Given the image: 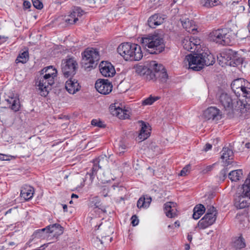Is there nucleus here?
<instances>
[{"instance_id": "44", "label": "nucleus", "mask_w": 250, "mask_h": 250, "mask_svg": "<svg viewBox=\"0 0 250 250\" xmlns=\"http://www.w3.org/2000/svg\"><path fill=\"white\" fill-rule=\"evenodd\" d=\"M190 169V166L189 165H187L181 170L180 175L182 176L186 175L189 172Z\"/></svg>"}, {"instance_id": "32", "label": "nucleus", "mask_w": 250, "mask_h": 250, "mask_svg": "<svg viewBox=\"0 0 250 250\" xmlns=\"http://www.w3.org/2000/svg\"><path fill=\"white\" fill-rule=\"evenodd\" d=\"M181 23L183 27L188 32L193 33L194 34V31L196 30L193 21L191 20H189L188 19H186L185 21H182Z\"/></svg>"}, {"instance_id": "59", "label": "nucleus", "mask_w": 250, "mask_h": 250, "mask_svg": "<svg viewBox=\"0 0 250 250\" xmlns=\"http://www.w3.org/2000/svg\"><path fill=\"white\" fill-rule=\"evenodd\" d=\"M120 148H121L122 149H125V145H122L120 146Z\"/></svg>"}, {"instance_id": "26", "label": "nucleus", "mask_w": 250, "mask_h": 250, "mask_svg": "<svg viewBox=\"0 0 250 250\" xmlns=\"http://www.w3.org/2000/svg\"><path fill=\"white\" fill-rule=\"evenodd\" d=\"M152 199L150 196L146 195L141 196L137 201V206L138 208H147L149 207Z\"/></svg>"}, {"instance_id": "21", "label": "nucleus", "mask_w": 250, "mask_h": 250, "mask_svg": "<svg viewBox=\"0 0 250 250\" xmlns=\"http://www.w3.org/2000/svg\"><path fill=\"white\" fill-rule=\"evenodd\" d=\"M110 109L112 114L120 119L125 120L128 119L129 117L130 111L129 110L123 109L120 107H115L114 109L111 107Z\"/></svg>"}, {"instance_id": "58", "label": "nucleus", "mask_w": 250, "mask_h": 250, "mask_svg": "<svg viewBox=\"0 0 250 250\" xmlns=\"http://www.w3.org/2000/svg\"><path fill=\"white\" fill-rule=\"evenodd\" d=\"M98 1H100L102 3H105L107 1V0H98Z\"/></svg>"}, {"instance_id": "54", "label": "nucleus", "mask_w": 250, "mask_h": 250, "mask_svg": "<svg viewBox=\"0 0 250 250\" xmlns=\"http://www.w3.org/2000/svg\"><path fill=\"white\" fill-rule=\"evenodd\" d=\"M174 225L176 227H179L180 226V223L179 221H177L174 223Z\"/></svg>"}, {"instance_id": "53", "label": "nucleus", "mask_w": 250, "mask_h": 250, "mask_svg": "<svg viewBox=\"0 0 250 250\" xmlns=\"http://www.w3.org/2000/svg\"><path fill=\"white\" fill-rule=\"evenodd\" d=\"M71 197L72 198H76V199H77L78 198V195H77V194L73 193V194H72Z\"/></svg>"}, {"instance_id": "17", "label": "nucleus", "mask_w": 250, "mask_h": 250, "mask_svg": "<svg viewBox=\"0 0 250 250\" xmlns=\"http://www.w3.org/2000/svg\"><path fill=\"white\" fill-rule=\"evenodd\" d=\"M234 205L239 209L248 207L250 205V197L238 193L235 198Z\"/></svg>"}, {"instance_id": "31", "label": "nucleus", "mask_w": 250, "mask_h": 250, "mask_svg": "<svg viewBox=\"0 0 250 250\" xmlns=\"http://www.w3.org/2000/svg\"><path fill=\"white\" fill-rule=\"evenodd\" d=\"M243 174L242 169L232 170L228 175L229 179L232 182H237L243 178Z\"/></svg>"}, {"instance_id": "43", "label": "nucleus", "mask_w": 250, "mask_h": 250, "mask_svg": "<svg viewBox=\"0 0 250 250\" xmlns=\"http://www.w3.org/2000/svg\"><path fill=\"white\" fill-rule=\"evenodd\" d=\"M34 6L38 9H41L43 7V4L40 0H32Z\"/></svg>"}, {"instance_id": "38", "label": "nucleus", "mask_w": 250, "mask_h": 250, "mask_svg": "<svg viewBox=\"0 0 250 250\" xmlns=\"http://www.w3.org/2000/svg\"><path fill=\"white\" fill-rule=\"evenodd\" d=\"M101 200L99 197L95 196L91 198L89 200V206L93 209L99 208Z\"/></svg>"}, {"instance_id": "35", "label": "nucleus", "mask_w": 250, "mask_h": 250, "mask_svg": "<svg viewBox=\"0 0 250 250\" xmlns=\"http://www.w3.org/2000/svg\"><path fill=\"white\" fill-rule=\"evenodd\" d=\"M246 246L244 239L242 236L234 238L232 241V247L236 250L242 249Z\"/></svg>"}, {"instance_id": "62", "label": "nucleus", "mask_w": 250, "mask_h": 250, "mask_svg": "<svg viewBox=\"0 0 250 250\" xmlns=\"http://www.w3.org/2000/svg\"><path fill=\"white\" fill-rule=\"evenodd\" d=\"M248 3H249V7L250 8V0H248Z\"/></svg>"}, {"instance_id": "60", "label": "nucleus", "mask_w": 250, "mask_h": 250, "mask_svg": "<svg viewBox=\"0 0 250 250\" xmlns=\"http://www.w3.org/2000/svg\"><path fill=\"white\" fill-rule=\"evenodd\" d=\"M67 206L66 205H63V208L64 211H65V210L67 209Z\"/></svg>"}, {"instance_id": "56", "label": "nucleus", "mask_w": 250, "mask_h": 250, "mask_svg": "<svg viewBox=\"0 0 250 250\" xmlns=\"http://www.w3.org/2000/svg\"><path fill=\"white\" fill-rule=\"evenodd\" d=\"M11 211H12V208H10V209H9L7 211H5V212H4V214H5V215H6V214H7L8 213H11Z\"/></svg>"}, {"instance_id": "46", "label": "nucleus", "mask_w": 250, "mask_h": 250, "mask_svg": "<svg viewBox=\"0 0 250 250\" xmlns=\"http://www.w3.org/2000/svg\"><path fill=\"white\" fill-rule=\"evenodd\" d=\"M139 223V219L136 215H133L131 217V224L132 226H136Z\"/></svg>"}, {"instance_id": "64", "label": "nucleus", "mask_w": 250, "mask_h": 250, "mask_svg": "<svg viewBox=\"0 0 250 250\" xmlns=\"http://www.w3.org/2000/svg\"><path fill=\"white\" fill-rule=\"evenodd\" d=\"M173 227V225H172V226H171V225H169V226H168V228H171V227Z\"/></svg>"}, {"instance_id": "51", "label": "nucleus", "mask_w": 250, "mask_h": 250, "mask_svg": "<svg viewBox=\"0 0 250 250\" xmlns=\"http://www.w3.org/2000/svg\"><path fill=\"white\" fill-rule=\"evenodd\" d=\"M90 4H94L98 1V0H86Z\"/></svg>"}, {"instance_id": "50", "label": "nucleus", "mask_w": 250, "mask_h": 250, "mask_svg": "<svg viewBox=\"0 0 250 250\" xmlns=\"http://www.w3.org/2000/svg\"><path fill=\"white\" fill-rule=\"evenodd\" d=\"M212 147V146L209 144H207L204 147V150L205 151H208L210 150Z\"/></svg>"}, {"instance_id": "10", "label": "nucleus", "mask_w": 250, "mask_h": 250, "mask_svg": "<svg viewBox=\"0 0 250 250\" xmlns=\"http://www.w3.org/2000/svg\"><path fill=\"white\" fill-rule=\"evenodd\" d=\"M45 232L46 233H53L61 234L62 233V228L60 224H55L52 225L48 226L45 228L39 229L35 231L33 236L35 238H44L46 236L45 235Z\"/></svg>"}, {"instance_id": "11", "label": "nucleus", "mask_w": 250, "mask_h": 250, "mask_svg": "<svg viewBox=\"0 0 250 250\" xmlns=\"http://www.w3.org/2000/svg\"><path fill=\"white\" fill-rule=\"evenodd\" d=\"M3 104L10 108L13 111L17 112L20 109L21 104L19 99L17 96H15L13 93H10L9 94H6L4 96Z\"/></svg>"}, {"instance_id": "63", "label": "nucleus", "mask_w": 250, "mask_h": 250, "mask_svg": "<svg viewBox=\"0 0 250 250\" xmlns=\"http://www.w3.org/2000/svg\"><path fill=\"white\" fill-rule=\"evenodd\" d=\"M102 210L104 212H106V210L105 209H102Z\"/></svg>"}, {"instance_id": "8", "label": "nucleus", "mask_w": 250, "mask_h": 250, "mask_svg": "<svg viewBox=\"0 0 250 250\" xmlns=\"http://www.w3.org/2000/svg\"><path fill=\"white\" fill-rule=\"evenodd\" d=\"M201 43L200 39L195 36L186 37L182 40L184 48L191 52L198 51Z\"/></svg>"}, {"instance_id": "2", "label": "nucleus", "mask_w": 250, "mask_h": 250, "mask_svg": "<svg viewBox=\"0 0 250 250\" xmlns=\"http://www.w3.org/2000/svg\"><path fill=\"white\" fill-rule=\"evenodd\" d=\"M57 73L56 69L52 66H47L41 70L39 80L36 83L41 96L45 97L48 95L50 86L54 83Z\"/></svg>"}, {"instance_id": "23", "label": "nucleus", "mask_w": 250, "mask_h": 250, "mask_svg": "<svg viewBox=\"0 0 250 250\" xmlns=\"http://www.w3.org/2000/svg\"><path fill=\"white\" fill-rule=\"evenodd\" d=\"M65 87L66 90L71 94H75L80 88L78 82L76 80L71 78L66 82Z\"/></svg>"}, {"instance_id": "6", "label": "nucleus", "mask_w": 250, "mask_h": 250, "mask_svg": "<svg viewBox=\"0 0 250 250\" xmlns=\"http://www.w3.org/2000/svg\"><path fill=\"white\" fill-rule=\"evenodd\" d=\"M99 59V53L96 49H87L82 53V66L84 69L89 70L95 67Z\"/></svg>"}, {"instance_id": "15", "label": "nucleus", "mask_w": 250, "mask_h": 250, "mask_svg": "<svg viewBox=\"0 0 250 250\" xmlns=\"http://www.w3.org/2000/svg\"><path fill=\"white\" fill-rule=\"evenodd\" d=\"M83 13V11L80 7H75L69 15L64 16L63 20L67 24H73L78 21L79 18Z\"/></svg>"}, {"instance_id": "18", "label": "nucleus", "mask_w": 250, "mask_h": 250, "mask_svg": "<svg viewBox=\"0 0 250 250\" xmlns=\"http://www.w3.org/2000/svg\"><path fill=\"white\" fill-rule=\"evenodd\" d=\"M204 117L206 120L217 121L221 119V114L220 110L215 107L211 106L207 108L204 112Z\"/></svg>"}, {"instance_id": "25", "label": "nucleus", "mask_w": 250, "mask_h": 250, "mask_svg": "<svg viewBox=\"0 0 250 250\" xmlns=\"http://www.w3.org/2000/svg\"><path fill=\"white\" fill-rule=\"evenodd\" d=\"M34 188L29 186L25 185L21 191V196L25 200L31 199L34 194Z\"/></svg>"}, {"instance_id": "29", "label": "nucleus", "mask_w": 250, "mask_h": 250, "mask_svg": "<svg viewBox=\"0 0 250 250\" xmlns=\"http://www.w3.org/2000/svg\"><path fill=\"white\" fill-rule=\"evenodd\" d=\"M132 61H138L143 58V53L141 47L140 45L133 44Z\"/></svg>"}, {"instance_id": "36", "label": "nucleus", "mask_w": 250, "mask_h": 250, "mask_svg": "<svg viewBox=\"0 0 250 250\" xmlns=\"http://www.w3.org/2000/svg\"><path fill=\"white\" fill-rule=\"evenodd\" d=\"M202 6L207 8H211L217 6L220 3L219 0H201Z\"/></svg>"}, {"instance_id": "12", "label": "nucleus", "mask_w": 250, "mask_h": 250, "mask_svg": "<svg viewBox=\"0 0 250 250\" xmlns=\"http://www.w3.org/2000/svg\"><path fill=\"white\" fill-rule=\"evenodd\" d=\"M77 63L73 59H69L64 61L62 65V69L64 76L68 77L74 75L76 73Z\"/></svg>"}, {"instance_id": "28", "label": "nucleus", "mask_w": 250, "mask_h": 250, "mask_svg": "<svg viewBox=\"0 0 250 250\" xmlns=\"http://www.w3.org/2000/svg\"><path fill=\"white\" fill-rule=\"evenodd\" d=\"M221 159L225 160L226 164L229 165L231 164L230 160H231L233 156L232 151L228 147H224L221 151Z\"/></svg>"}, {"instance_id": "40", "label": "nucleus", "mask_w": 250, "mask_h": 250, "mask_svg": "<svg viewBox=\"0 0 250 250\" xmlns=\"http://www.w3.org/2000/svg\"><path fill=\"white\" fill-rule=\"evenodd\" d=\"M98 162L99 161L98 160L96 159L94 160V165L91 169V172L89 173V175H90L91 178L94 176L96 174V172L98 169L101 168V167L97 164Z\"/></svg>"}, {"instance_id": "47", "label": "nucleus", "mask_w": 250, "mask_h": 250, "mask_svg": "<svg viewBox=\"0 0 250 250\" xmlns=\"http://www.w3.org/2000/svg\"><path fill=\"white\" fill-rule=\"evenodd\" d=\"M108 191L109 189L108 188H104L102 191V195L104 197H107L108 196Z\"/></svg>"}, {"instance_id": "45", "label": "nucleus", "mask_w": 250, "mask_h": 250, "mask_svg": "<svg viewBox=\"0 0 250 250\" xmlns=\"http://www.w3.org/2000/svg\"><path fill=\"white\" fill-rule=\"evenodd\" d=\"M228 173L227 168L222 169L219 173V178L220 180H224L226 177Z\"/></svg>"}, {"instance_id": "24", "label": "nucleus", "mask_w": 250, "mask_h": 250, "mask_svg": "<svg viewBox=\"0 0 250 250\" xmlns=\"http://www.w3.org/2000/svg\"><path fill=\"white\" fill-rule=\"evenodd\" d=\"M165 18L159 14H154L151 16L148 20V25L151 28H155L163 23Z\"/></svg>"}, {"instance_id": "55", "label": "nucleus", "mask_w": 250, "mask_h": 250, "mask_svg": "<svg viewBox=\"0 0 250 250\" xmlns=\"http://www.w3.org/2000/svg\"><path fill=\"white\" fill-rule=\"evenodd\" d=\"M190 249V246L188 244H186L185 245V250H189Z\"/></svg>"}, {"instance_id": "52", "label": "nucleus", "mask_w": 250, "mask_h": 250, "mask_svg": "<svg viewBox=\"0 0 250 250\" xmlns=\"http://www.w3.org/2000/svg\"><path fill=\"white\" fill-rule=\"evenodd\" d=\"M187 239L189 241L191 242L192 239V235L188 234L187 236Z\"/></svg>"}, {"instance_id": "3", "label": "nucleus", "mask_w": 250, "mask_h": 250, "mask_svg": "<svg viewBox=\"0 0 250 250\" xmlns=\"http://www.w3.org/2000/svg\"><path fill=\"white\" fill-rule=\"evenodd\" d=\"M185 63L188 62V67L194 71H200L205 65H212L215 62V58L209 51L199 54H189L186 56Z\"/></svg>"}, {"instance_id": "37", "label": "nucleus", "mask_w": 250, "mask_h": 250, "mask_svg": "<svg viewBox=\"0 0 250 250\" xmlns=\"http://www.w3.org/2000/svg\"><path fill=\"white\" fill-rule=\"evenodd\" d=\"M29 59V54L28 51H24L20 53L18 56L16 62L17 63L21 62L24 63L27 62Z\"/></svg>"}, {"instance_id": "5", "label": "nucleus", "mask_w": 250, "mask_h": 250, "mask_svg": "<svg viewBox=\"0 0 250 250\" xmlns=\"http://www.w3.org/2000/svg\"><path fill=\"white\" fill-rule=\"evenodd\" d=\"M210 38L212 41L223 45H229L233 40L231 30L228 28L218 29L212 31Z\"/></svg>"}, {"instance_id": "20", "label": "nucleus", "mask_w": 250, "mask_h": 250, "mask_svg": "<svg viewBox=\"0 0 250 250\" xmlns=\"http://www.w3.org/2000/svg\"><path fill=\"white\" fill-rule=\"evenodd\" d=\"M141 129L138 135V140L142 142L147 139L150 135V126L148 124H146L143 121H140Z\"/></svg>"}, {"instance_id": "48", "label": "nucleus", "mask_w": 250, "mask_h": 250, "mask_svg": "<svg viewBox=\"0 0 250 250\" xmlns=\"http://www.w3.org/2000/svg\"><path fill=\"white\" fill-rule=\"evenodd\" d=\"M23 5L25 9H28L31 7V3L28 1H24L23 2Z\"/></svg>"}, {"instance_id": "42", "label": "nucleus", "mask_w": 250, "mask_h": 250, "mask_svg": "<svg viewBox=\"0 0 250 250\" xmlns=\"http://www.w3.org/2000/svg\"><path fill=\"white\" fill-rule=\"evenodd\" d=\"M91 125L94 126H98L100 127H104L103 123L98 119H93L91 121Z\"/></svg>"}, {"instance_id": "4", "label": "nucleus", "mask_w": 250, "mask_h": 250, "mask_svg": "<svg viewBox=\"0 0 250 250\" xmlns=\"http://www.w3.org/2000/svg\"><path fill=\"white\" fill-rule=\"evenodd\" d=\"M143 46L150 54H158L165 48L163 39L157 34H149L141 39Z\"/></svg>"}, {"instance_id": "22", "label": "nucleus", "mask_w": 250, "mask_h": 250, "mask_svg": "<svg viewBox=\"0 0 250 250\" xmlns=\"http://www.w3.org/2000/svg\"><path fill=\"white\" fill-rule=\"evenodd\" d=\"M164 210L167 217L173 218L177 215L176 204L174 202H167L165 204Z\"/></svg>"}, {"instance_id": "30", "label": "nucleus", "mask_w": 250, "mask_h": 250, "mask_svg": "<svg viewBox=\"0 0 250 250\" xmlns=\"http://www.w3.org/2000/svg\"><path fill=\"white\" fill-rule=\"evenodd\" d=\"M240 194L250 197V173L240 188Z\"/></svg>"}, {"instance_id": "7", "label": "nucleus", "mask_w": 250, "mask_h": 250, "mask_svg": "<svg viewBox=\"0 0 250 250\" xmlns=\"http://www.w3.org/2000/svg\"><path fill=\"white\" fill-rule=\"evenodd\" d=\"M218 99L221 105L226 111L227 114L232 112L235 105V98L226 93L218 94Z\"/></svg>"}, {"instance_id": "57", "label": "nucleus", "mask_w": 250, "mask_h": 250, "mask_svg": "<svg viewBox=\"0 0 250 250\" xmlns=\"http://www.w3.org/2000/svg\"><path fill=\"white\" fill-rule=\"evenodd\" d=\"M245 146L248 148H250V143H248L245 144Z\"/></svg>"}, {"instance_id": "33", "label": "nucleus", "mask_w": 250, "mask_h": 250, "mask_svg": "<svg viewBox=\"0 0 250 250\" xmlns=\"http://www.w3.org/2000/svg\"><path fill=\"white\" fill-rule=\"evenodd\" d=\"M205 207L202 204L196 205L193 209V218L195 220L198 219L205 212Z\"/></svg>"}, {"instance_id": "41", "label": "nucleus", "mask_w": 250, "mask_h": 250, "mask_svg": "<svg viewBox=\"0 0 250 250\" xmlns=\"http://www.w3.org/2000/svg\"><path fill=\"white\" fill-rule=\"evenodd\" d=\"M206 214H208L209 216L212 215L213 217L216 218L217 211L214 207L210 206L208 208Z\"/></svg>"}, {"instance_id": "34", "label": "nucleus", "mask_w": 250, "mask_h": 250, "mask_svg": "<svg viewBox=\"0 0 250 250\" xmlns=\"http://www.w3.org/2000/svg\"><path fill=\"white\" fill-rule=\"evenodd\" d=\"M229 7L234 13H241L245 10V7L238 1L229 3Z\"/></svg>"}, {"instance_id": "39", "label": "nucleus", "mask_w": 250, "mask_h": 250, "mask_svg": "<svg viewBox=\"0 0 250 250\" xmlns=\"http://www.w3.org/2000/svg\"><path fill=\"white\" fill-rule=\"evenodd\" d=\"M159 99L158 97H153L151 95L148 98L142 101V104L143 105H151L155 101Z\"/></svg>"}, {"instance_id": "19", "label": "nucleus", "mask_w": 250, "mask_h": 250, "mask_svg": "<svg viewBox=\"0 0 250 250\" xmlns=\"http://www.w3.org/2000/svg\"><path fill=\"white\" fill-rule=\"evenodd\" d=\"M216 219V217H213L212 215L209 216L208 214H206L198 222L196 228L201 229H205L213 224Z\"/></svg>"}, {"instance_id": "49", "label": "nucleus", "mask_w": 250, "mask_h": 250, "mask_svg": "<svg viewBox=\"0 0 250 250\" xmlns=\"http://www.w3.org/2000/svg\"><path fill=\"white\" fill-rule=\"evenodd\" d=\"M10 156H5L3 154H1V161H8L10 160Z\"/></svg>"}, {"instance_id": "16", "label": "nucleus", "mask_w": 250, "mask_h": 250, "mask_svg": "<svg viewBox=\"0 0 250 250\" xmlns=\"http://www.w3.org/2000/svg\"><path fill=\"white\" fill-rule=\"evenodd\" d=\"M99 69L102 75L105 77H113L115 74L113 66L107 62H102L100 64Z\"/></svg>"}, {"instance_id": "1", "label": "nucleus", "mask_w": 250, "mask_h": 250, "mask_svg": "<svg viewBox=\"0 0 250 250\" xmlns=\"http://www.w3.org/2000/svg\"><path fill=\"white\" fill-rule=\"evenodd\" d=\"M137 73L146 75L150 80H159L162 83L167 81L168 75L164 66L155 61H147L145 65H138L135 67Z\"/></svg>"}, {"instance_id": "14", "label": "nucleus", "mask_w": 250, "mask_h": 250, "mask_svg": "<svg viewBox=\"0 0 250 250\" xmlns=\"http://www.w3.org/2000/svg\"><path fill=\"white\" fill-rule=\"evenodd\" d=\"M95 87L100 93L107 95L111 92L113 86L108 80L99 79L96 81Z\"/></svg>"}, {"instance_id": "27", "label": "nucleus", "mask_w": 250, "mask_h": 250, "mask_svg": "<svg viewBox=\"0 0 250 250\" xmlns=\"http://www.w3.org/2000/svg\"><path fill=\"white\" fill-rule=\"evenodd\" d=\"M250 104V103H249V101L244 102L240 100H238V98H235V105L233 110H240L241 112L244 113L247 110Z\"/></svg>"}, {"instance_id": "61", "label": "nucleus", "mask_w": 250, "mask_h": 250, "mask_svg": "<svg viewBox=\"0 0 250 250\" xmlns=\"http://www.w3.org/2000/svg\"><path fill=\"white\" fill-rule=\"evenodd\" d=\"M0 40H1V43L2 42H4V41H6V40H5L4 38H2L1 37V38H0Z\"/></svg>"}, {"instance_id": "9", "label": "nucleus", "mask_w": 250, "mask_h": 250, "mask_svg": "<svg viewBox=\"0 0 250 250\" xmlns=\"http://www.w3.org/2000/svg\"><path fill=\"white\" fill-rule=\"evenodd\" d=\"M248 82L243 79H237L234 80L231 84V87L233 92L237 95H240L241 93L244 97H247L250 94V88L247 87L245 85Z\"/></svg>"}, {"instance_id": "13", "label": "nucleus", "mask_w": 250, "mask_h": 250, "mask_svg": "<svg viewBox=\"0 0 250 250\" xmlns=\"http://www.w3.org/2000/svg\"><path fill=\"white\" fill-rule=\"evenodd\" d=\"M133 44L129 42L122 43L117 48L118 53L125 61H132Z\"/></svg>"}]
</instances>
